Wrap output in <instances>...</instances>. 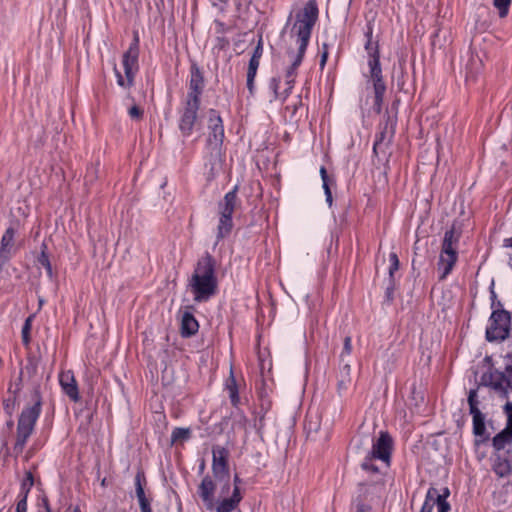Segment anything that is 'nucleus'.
<instances>
[{
    "label": "nucleus",
    "mask_w": 512,
    "mask_h": 512,
    "mask_svg": "<svg viewBox=\"0 0 512 512\" xmlns=\"http://www.w3.org/2000/svg\"><path fill=\"white\" fill-rule=\"evenodd\" d=\"M319 16V9L316 0H308L303 9L296 15V21L293 25L292 32L297 36L298 51L286 71L287 88L283 92V99L290 94L297 74V69L301 65L305 52L307 50L309 40Z\"/></svg>",
    "instance_id": "obj_1"
},
{
    "label": "nucleus",
    "mask_w": 512,
    "mask_h": 512,
    "mask_svg": "<svg viewBox=\"0 0 512 512\" xmlns=\"http://www.w3.org/2000/svg\"><path fill=\"white\" fill-rule=\"evenodd\" d=\"M393 450V439L387 431H380L379 437L373 443L371 450L367 451L363 458L360 467L361 469L372 476V481H363L358 485H365L372 488L374 485H379V492L384 489V472L383 468L387 469L391 463V455Z\"/></svg>",
    "instance_id": "obj_2"
},
{
    "label": "nucleus",
    "mask_w": 512,
    "mask_h": 512,
    "mask_svg": "<svg viewBox=\"0 0 512 512\" xmlns=\"http://www.w3.org/2000/svg\"><path fill=\"white\" fill-rule=\"evenodd\" d=\"M188 288L193 294L195 302L208 301L217 293L218 281L215 274V260L205 253L194 268L193 274L188 281Z\"/></svg>",
    "instance_id": "obj_3"
},
{
    "label": "nucleus",
    "mask_w": 512,
    "mask_h": 512,
    "mask_svg": "<svg viewBox=\"0 0 512 512\" xmlns=\"http://www.w3.org/2000/svg\"><path fill=\"white\" fill-rule=\"evenodd\" d=\"M241 483L242 479L238 474H235L233 478V491L231 496L223 497L216 502L214 497L216 483L211 476L206 475L199 484L197 492L208 510L215 508L216 512H233L238 508L243 499V495L240 490Z\"/></svg>",
    "instance_id": "obj_4"
},
{
    "label": "nucleus",
    "mask_w": 512,
    "mask_h": 512,
    "mask_svg": "<svg viewBox=\"0 0 512 512\" xmlns=\"http://www.w3.org/2000/svg\"><path fill=\"white\" fill-rule=\"evenodd\" d=\"M35 402L21 411L16 429V441L13 447L16 455L23 452L29 437L33 434L36 422L41 414L42 400L38 389L34 391Z\"/></svg>",
    "instance_id": "obj_5"
},
{
    "label": "nucleus",
    "mask_w": 512,
    "mask_h": 512,
    "mask_svg": "<svg viewBox=\"0 0 512 512\" xmlns=\"http://www.w3.org/2000/svg\"><path fill=\"white\" fill-rule=\"evenodd\" d=\"M483 385L491 387L499 392L502 397H508V389L512 391V354H507L505 357V370L503 372L498 370H489L481 377Z\"/></svg>",
    "instance_id": "obj_6"
},
{
    "label": "nucleus",
    "mask_w": 512,
    "mask_h": 512,
    "mask_svg": "<svg viewBox=\"0 0 512 512\" xmlns=\"http://www.w3.org/2000/svg\"><path fill=\"white\" fill-rule=\"evenodd\" d=\"M396 121L387 115L384 123L379 125V132L376 134L373 153L379 161L388 162L391 156V144L395 134Z\"/></svg>",
    "instance_id": "obj_7"
},
{
    "label": "nucleus",
    "mask_w": 512,
    "mask_h": 512,
    "mask_svg": "<svg viewBox=\"0 0 512 512\" xmlns=\"http://www.w3.org/2000/svg\"><path fill=\"white\" fill-rule=\"evenodd\" d=\"M228 454V450L222 446L216 445L212 448V473L215 480L221 484V495L230 490Z\"/></svg>",
    "instance_id": "obj_8"
},
{
    "label": "nucleus",
    "mask_w": 512,
    "mask_h": 512,
    "mask_svg": "<svg viewBox=\"0 0 512 512\" xmlns=\"http://www.w3.org/2000/svg\"><path fill=\"white\" fill-rule=\"evenodd\" d=\"M511 314L508 311H492L489 325L486 328V339L489 342L503 341L510 334Z\"/></svg>",
    "instance_id": "obj_9"
},
{
    "label": "nucleus",
    "mask_w": 512,
    "mask_h": 512,
    "mask_svg": "<svg viewBox=\"0 0 512 512\" xmlns=\"http://www.w3.org/2000/svg\"><path fill=\"white\" fill-rule=\"evenodd\" d=\"M200 105L182 101L179 108L178 128L184 137H189L198 123Z\"/></svg>",
    "instance_id": "obj_10"
},
{
    "label": "nucleus",
    "mask_w": 512,
    "mask_h": 512,
    "mask_svg": "<svg viewBox=\"0 0 512 512\" xmlns=\"http://www.w3.org/2000/svg\"><path fill=\"white\" fill-rule=\"evenodd\" d=\"M379 485L372 488L365 485H358L357 495L352 502V512H374L372 504L380 498Z\"/></svg>",
    "instance_id": "obj_11"
},
{
    "label": "nucleus",
    "mask_w": 512,
    "mask_h": 512,
    "mask_svg": "<svg viewBox=\"0 0 512 512\" xmlns=\"http://www.w3.org/2000/svg\"><path fill=\"white\" fill-rule=\"evenodd\" d=\"M208 130V146L212 150H219L224 140V126L219 112L215 109L208 111Z\"/></svg>",
    "instance_id": "obj_12"
},
{
    "label": "nucleus",
    "mask_w": 512,
    "mask_h": 512,
    "mask_svg": "<svg viewBox=\"0 0 512 512\" xmlns=\"http://www.w3.org/2000/svg\"><path fill=\"white\" fill-rule=\"evenodd\" d=\"M205 80L203 73L196 63L190 67V80L188 84V92L183 101L189 103H201V95L204 91Z\"/></svg>",
    "instance_id": "obj_13"
},
{
    "label": "nucleus",
    "mask_w": 512,
    "mask_h": 512,
    "mask_svg": "<svg viewBox=\"0 0 512 512\" xmlns=\"http://www.w3.org/2000/svg\"><path fill=\"white\" fill-rule=\"evenodd\" d=\"M138 57H139V37L135 33L133 41L131 42L128 50L123 54V67L125 76L128 79V85L134 84L135 73L138 70Z\"/></svg>",
    "instance_id": "obj_14"
},
{
    "label": "nucleus",
    "mask_w": 512,
    "mask_h": 512,
    "mask_svg": "<svg viewBox=\"0 0 512 512\" xmlns=\"http://www.w3.org/2000/svg\"><path fill=\"white\" fill-rule=\"evenodd\" d=\"M485 53L475 46H470L465 59L466 80H475L483 69V56Z\"/></svg>",
    "instance_id": "obj_15"
},
{
    "label": "nucleus",
    "mask_w": 512,
    "mask_h": 512,
    "mask_svg": "<svg viewBox=\"0 0 512 512\" xmlns=\"http://www.w3.org/2000/svg\"><path fill=\"white\" fill-rule=\"evenodd\" d=\"M147 485L145 472L139 468L135 475V493L139 503L140 512H153L151 503L152 498L145 494L144 487Z\"/></svg>",
    "instance_id": "obj_16"
},
{
    "label": "nucleus",
    "mask_w": 512,
    "mask_h": 512,
    "mask_svg": "<svg viewBox=\"0 0 512 512\" xmlns=\"http://www.w3.org/2000/svg\"><path fill=\"white\" fill-rule=\"evenodd\" d=\"M14 236L15 230L12 227H9L4 232L1 243H0V268H3L8 261L11 259L12 255L15 253L14 248Z\"/></svg>",
    "instance_id": "obj_17"
},
{
    "label": "nucleus",
    "mask_w": 512,
    "mask_h": 512,
    "mask_svg": "<svg viewBox=\"0 0 512 512\" xmlns=\"http://www.w3.org/2000/svg\"><path fill=\"white\" fill-rule=\"evenodd\" d=\"M238 185L225 194L223 200L218 203V212L220 216L232 217L233 212L240 205L237 197Z\"/></svg>",
    "instance_id": "obj_18"
},
{
    "label": "nucleus",
    "mask_w": 512,
    "mask_h": 512,
    "mask_svg": "<svg viewBox=\"0 0 512 512\" xmlns=\"http://www.w3.org/2000/svg\"><path fill=\"white\" fill-rule=\"evenodd\" d=\"M193 309V306H187L181 316L180 332L181 335L186 338L195 335L199 329V323L192 313Z\"/></svg>",
    "instance_id": "obj_19"
},
{
    "label": "nucleus",
    "mask_w": 512,
    "mask_h": 512,
    "mask_svg": "<svg viewBox=\"0 0 512 512\" xmlns=\"http://www.w3.org/2000/svg\"><path fill=\"white\" fill-rule=\"evenodd\" d=\"M60 385L64 391V393L72 400H79V392L76 380L71 371L62 372L59 377Z\"/></svg>",
    "instance_id": "obj_20"
},
{
    "label": "nucleus",
    "mask_w": 512,
    "mask_h": 512,
    "mask_svg": "<svg viewBox=\"0 0 512 512\" xmlns=\"http://www.w3.org/2000/svg\"><path fill=\"white\" fill-rule=\"evenodd\" d=\"M493 470L500 477L509 476L512 473V457L510 453H495Z\"/></svg>",
    "instance_id": "obj_21"
},
{
    "label": "nucleus",
    "mask_w": 512,
    "mask_h": 512,
    "mask_svg": "<svg viewBox=\"0 0 512 512\" xmlns=\"http://www.w3.org/2000/svg\"><path fill=\"white\" fill-rule=\"evenodd\" d=\"M369 66V77L373 85V90H386V84L383 79L382 68L380 61L378 60H368Z\"/></svg>",
    "instance_id": "obj_22"
},
{
    "label": "nucleus",
    "mask_w": 512,
    "mask_h": 512,
    "mask_svg": "<svg viewBox=\"0 0 512 512\" xmlns=\"http://www.w3.org/2000/svg\"><path fill=\"white\" fill-rule=\"evenodd\" d=\"M492 445L495 449V453H510V447H512V432L504 428L492 439Z\"/></svg>",
    "instance_id": "obj_23"
},
{
    "label": "nucleus",
    "mask_w": 512,
    "mask_h": 512,
    "mask_svg": "<svg viewBox=\"0 0 512 512\" xmlns=\"http://www.w3.org/2000/svg\"><path fill=\"white\" fill-rule=\"evenodd\" d=\"M458 259V254H441L438 261L439 280H444L453 270Z\"/></svg>",
    "instance_id": "obj_24"
},
{
    "label": "nucleus",
    "mask_w": 512,
    "mask_h": 512,
    "mask_svg": "<svg viewBox=\"0 0 512 512\" xmlns=\"http://www.w3.org/2000/svg\"><path fill=\"white\" fill-rule=\"evenodd\" d=\"M473 417V433L476 437H480V440H476V444L484 442L488 439L485 427V416L481 411L470 413Z\"/></svg>",
    "instance_id": "obj_25"
},
{
    "label": "nucleus",
    "mask_w": 512,
    "mask_h": 512,
    "mask_svg": "<svg viewBox=\"0 0 512 512\" xmlns=\"http://www.w3.org/2000/svg\"><path fill=\"white\" fill-rule=\"evenodd\" d=\"M365 37L367 39L365 43V50L369 57L368 60L380 61L379 43L378 41H373V27L370 24L367 26Z\"/></svg>",
    "instance_id": "obj_26"
},
{
    "label": "nucleus",
    "mask_w": 512,
    "mask_h": 512,
    "mask_svg": "<svg viewBox=\"0 0 512 512\" xmlns=\"http://www.w3.org/2000/svg\"><path fill=\"white\" fill-rule=\"evenodd\" d=\"M233 228L232 217L220 216L219 224L217 227V240H221L228 236Z\"/></svg>",
    "instance_id": "obj_27"
},
{
    "label": "nucleus",
    "mask_w": 512,
    "mask_h": 512,
    "mask_svg": "<svg viewBox=\"0 0 512 512\" xmlns=\"http://www.w3.org/2000/svg\"><path fill=\"white\" fill-rule=\"evenodd\" d=\"M437 500H439V491L434 487H430L420 512H432Z\"/></svg>",
    "instance_id": "obj_28"
},
{
    "label": "nucleus",
    "mask_w": 512,
    "mask_h": 512,
    "mask_svg": "<svg viewBox=\"0 0 512 512\" xmlns=\"http://www.w3.org/2000/svg\"><path fill=\"white\" fill-rule=\"evenodd\" d=\"M376 442L374 436L371 434L361 433L359 432L357 436L354 438V444L357 451L360 450H368V447L371 445L373 447V443Z\"/></svg>",
    "instance_id": "obj_29"
},
{
    "label": "nucleus",
    "mask_w": 512,
    "mask_h": 512,
    "mask_svg": "<svg viewBox=\"0 0 512 512\" xmlns=\"http://www.w3.org/2000/svg\"><path fill=\"white\" fill-rule=\"evenodd\" d=\"M226 389L229 392V398L234 407H236L240 403L239 391L236 380L231 373L229 379L226 382Z\"/></svg>",
    "instance_id": "obj_30"
},
{
    "label": "nucleus",
    "mask_w": 512,
    "mask_h": 512,
    "mask_svg": "<svg viewBox=\"0 0 512 512\" xmlns=\"http://www.w3.org/2000/svg\"><path fill=\"white\" fill-rule=\"evenodd\" d=\"M46 250H47V245L45 243H42V250H41L40 255L37 258V261L41 266H43L45 268L49 278H52L53 277L52 266H51V263H50V260H49Z\"/></svg>",
    "instance_id": "obj_31"
},
{
    "label": "nucleus",
    "mask_w": 512,
    "mask_h": 512,
    "mask_svg": "<svg viewBox=\"0 0 512 512\" xmlns=\"http://www.w3.org/2000/svg\"><path fill=\"white\" fill-rule=\"evenodd\" d=\"M191 437V431L189 428H175L171 434V440L175 442L187 441Z\"/></svg>",
    "instance_id": "obj_32"
},
{
    "label": "nucleus",
    "mask_w": 512,
    "mask_h": 512,
    "mask_svg": "<svg viewBox=\"0 0 512 512\" xmlns=\"http://www.w3.org/2000/svg\"><path fill=\"white\" fill-rule=\"evenodd\" d=\"M460 236L461 232L456 230L455 225H452L450 229L446 230L442 243L458 245Z\"/></svg>",
    "instance_id": "obj_33"
},
{
    "label": "nucleus",
    "mask_w": 512,
    "mask_h": 512,
    "mask_svg": "<svg viewBox=\"0 0 512 512\" xmlns=\"http://www.w3.org/2000/svg\"><path fill=\"white\" fill-rule=\"evenodd\" d=\"M39 360L34 356H29L27 358V363L24 367L23 372L25 371L29 378H33L38 372Z\"/></svg>",
    "instance_id": "obj_34"
},
{
    "label": "nucleus",
    "mask_w": 512,
    "mask_h": 512,
    "mask_svg": "<svg viewBox=\"0 0 512 512\" xmlns=\"http://www.w3.org/2000/svg\"><path fill=\"white\" fill-rule=\"evenodd\" d=\"M34 485V477L31 471H27L25 477L21 483L20 496L27 497L31 488Z\"/></svg>",
    "instance_id": "obj_35"
},
{
    "label": "nucleus",
    "mask_w": 512,
    "mask_h": 512,
    "mask_svg": "<svg viewBox=\"0 0 512 512\" xmlns=\"http://www.w3.org/2000/svg\"><path fill=\"white\" fill-rule=\"evenodd\" d=\"M510 4L511 0H493V5L498 10L501 18L508 15Z\"/></svg>",
    "instance_id": "obj_36"
},
{
    "label": "nucleus",
    "mask_w": 512,
    "mask_h": 512,
    "mask_svg": "<svg viewBox=\"0 0 512 512\" xmlns=\"http://www.w3.org/2000/svg\"><path fill=\"white\" fill-rule=\"evenodd\" d=\"M389 261H390L389 282H393L394 281V273L399 269V265H400L398 256L395 252L390 253Z\"/></svg>",
    "instance_id": "obj_37"
},
{
    "label": "nucleus",
    "mask_w": 512,
    "mask_h": 512,
    "mask_svg": "<svg viewBox=\"0 0 512 512\" xmlns=\"http://www.w3.org/2000/svg\"><path fill=\"white\" fill-rule=\"evenodd\" d=\"M32 322V317H28L25 322H24V325L22 327V331H21V334H22V341L24 343V345H29L30 343V331H31V324Z\"/></svg>",
    "instance_id": "obj_38"
},
{
    "label": "nucleus",
    "mask_w": 512,
    "mask_h": 512,
    "mask_svg": "<svg viewBox=\"0 0 512 512\" xmlns=\"http://www.w3.org/2000/svg\"><path fill=\"white\" fill-rule=\"evenodd\" d=\"M16 399H17V396L12 395V397H9V398H6L3 400V409L9 417H12V415L14 413L15 406H16Z\"/></svg>",
    "instance_id": "obj_39"
},
{
    "label": "nucleus",
    "mask_w": 512,
    "mask_h": 512,
    "mask_svg": "<svg viewBox=\"0 0 512 512\" xmlns=\"http://www.w3.org/2000/svg\"><path fill=\"white\" fill-rule=\"evenodd\" d=\"M386 93V90H378L374 91V105L373 109L376 113H380L382 110V105L384 101V95Z\"/></svg>",
    "instance_id": "obj_40"
},
{
    "label": "nucleus",
    "mask_w": 512,
    "mask_h": 512,
    "mask_svg": "<svg viewBox=\"0 0 512 512\" xmlns=\"http://www.w3.org/2000/svg\"><path fill=\"white\" fill-rule=\"evenodd\" d=\"M468 404H469V411H470V413H474V412L480 411L479 408H478L479 401L477 399V391L475 389H472V390L469 391Z\"/></svg>",
    "instance_id": "obj_41"
},
{
    "label": "nucleus",
    "mask_w": 512,
    "mask_h": 512,
    "mask_svg": "<svg viewBox=\"0 0 512 512\" xmlns=\"http://www.w3.org/2000/svg\"><path fill=\"white\" fill-rule=\"evenodd\" d=\"M22 381H23V370L20 371L19 377L17 378V380L14 384V388L12 387V385L9 386L8 393H10L14 396H18L19 392L22 389Z\"/></svg>",
    "instance_id": "obj_42"
},
{
    "label": "nucleus",
    "mask_w": 512,
    "mask_h": 512,
    "mask_svg": "<svg viewBox=\"0 0 512 512\" xmlns=\"http://www.w3.org/2000/svg\"><path fill=\"white\" fill-rule=\"evenodd\" d=\"M352 352V340L350 336L344 338L343 350L341 352V362H344V357L349 356Z\"/></svg>",
    "instance_id": "obj_43"
},
{
    "label": "nucleus",
    "mask_w": 512,
    "mask_h": 512,
    "mask_svg": "<svg viewBox=\"0 0 512 512\" xmlns=\"http://www.w3.org/2000/svg\"><path fill=\"white\" fill-rule=\"evenodd\" d=\"M303 107L301 96H297L295 102L286 106V110L291 111V117L295 116L297 111Z\"/></svg>",
    "instance_id": "obj_44"
},
{
    "label": "nucleus",
    "mask_w": 512,
    "mask_h": 512,
    "mask_svg": "<svg viewBox=\"0 0 512 512\" xmlns=\"http://www.w3.org/2000/svg\"><path fill=\"white\" fill-rule=\"evenodd\" d=\"M504 411L507 415V424L505 429L512 432V402H507L505 404Z\"/></svg>",
    "instance_id": "obj_45"
},
{
    "label": "nucleus",
    "mask_w": 512,
    "mask_h": 512,
    "mask_svg": "<svg viewBox=\"0 0 512 512\" xmlns=\"http://www.w3.org/2000/svg\"><path fill=\"white\" fill-rule=\"evenodd\" d=\"M114 72H115V76L117 78V84L123 88H130L132 87L133 85H128V79L125 77L122 76V74L120 73V71L117 69L116 65H114Z\"/></svg>",
    "instance_id": "obj_46"
},
{
    "label": "nucleus",
    "mask_w": 512,
    "mask_h": 512,
    "mask_svg": "<svg viewBox=\"0 0 512 512\" xmlns=\"http://www.w3.org/2000/svg\"><path fill=\"white\" fill-rule=\"evenodd\" d=\"M457 247H458V245H452V244H449V243H442L441 254H448V255L458 254L457 253Z\"/></svg>",
    "instance_id": "obj_47"
},
{
    "label": "nucleus",
    "mask_w": 512,
    "mask_h": 512,
    "mask_svg": "<svg viewBox=\"0 0 512 512\" xmlns=\"http://www.w3.org/2000/svg\"><path fill=\"white\" fill-rule=\"evenodd\" d=\"M351 382H352V379H343V378L339 377L337 387H338V391H339L340 395L342 394V392L347 391V389L351 385Z\"/></svg>",
    "instance_id": "obj_48"
},
{
    "label": "nucleus",
    "mask_w": 512,
    "mask_h": 512,
    "mask_svg": "<svg viewBox=\"0 0 512 512\" xmlns=\"http://www.w3.org/2000/svg\"><path fill=\"white\" fill-rule=\"evenodd\" d=\"M128 114L132 119H141L143 116V110L134 105L128 110Z\"/></svg>",
    "instance_id": "obj_49"
},
{
    "label": "nucleus",
    "mask_w": 512,
    "mask_h": 512,
    "mask_svg": "<svg viewBox=\"0 0 512 512\" xmlns=\"http://www.w3.org/2000/svg\"><path fill=\"white\" fill-rule=\"evenodd\" d=\"M16 504V512H27V497L20 496Z\"/></svg>",
    "instance_id": "obj_50"
},
{
    "label": "nucleus",
    "mask_w": 512,
    "mask_h": 512,
    "mask_svg": "<svg viewBox=\"0 0 512 512\" xmlns=\"http://www.w3.org/2000/svg\"><path fill=\"white\" fill-rule=\"evenodd\" d=\"M339 377L343 379H351V366L348 363L343 364L341 367Z\"/></svg>",
    "instance_id": "obj_51"
},
{
    "label": "nucleus",
    "mask_w": 512,
    "mask_h": 512,
    "mask_svg": "<svg viewBox=\"0 0 512 512\" xmlns=\"http://www.w3.org/2000/svg\"><path fill=\"white\" fill-rule=\"evenodd\" d=\"M438 512H449L450 511V504L447 502V500H437L436 504Z\"/></svg>",
    "instance_id": "obj_52"
},
{
    "label": "nucleus",
    "mask_w": 512,
    "mask_h": 512,
    "mask_svg": "<svg viewBox=\"0 0 512 512\" xmlns=\"http://www.w3.org/2000/svg\"><path fill=\"white\" fill-rule=\"evenodd\" d=\"M279 84H280V79H278V78L273 77L270 80V88L273 90L275 99L280 98V95L278 93Z\"/></svg>",
    "instance_id": "obj_53"
},
{
    "label": "nucleus",
    "mask_w": 512,
    "mask_h": 512,
    "mask_svg": "<svg viewBox=\"0 0 512 512\" xmlns=\"http://www.w3.org/2000/svg\"><path fill=\"white\" fill-rule=\"evenodd\" d=\"M322 54H321V59H320V67L323 69L324 66L326 65V62H327V59H328V44L327 43H323L322 44Z\"/></svg>",
    "instance_id": "obj_54"
},
{
    "label": "nucleus",
    "mask_w": 512,
    "mask_h": 512,
    "mask_svg": "<svg viewBox=\"0 0 512 512\" xmlns=\"http://www.w3.org/2000/svg\"><path fill=\"white\" fill-rule=\"evenodd\" d=\"M85 178L88 181H93L94 179H96L97 178V167L96 166L89 167Z\"/></svg>",
    "instance_id": "obj_55"
},
{
    "label": "nucleus",
    "mask_w": 512,
    "mask_h": 512,
    "mask_svg": "<svg viewBox=\"0 0 512 512\" xmlns=\"http://www.w3.org/2000/svg\"><path fill=\"white\" fill-rule=\"evenodd\" d=\"M42 503L43 505L39 507L38 512H52L47 498H43Z\"/></svg>",
    "instance_id": "obj_56"
},
{
    "label": "nucleus",
    "mask_w": 512,
    "mask_h": 512,
    "mask_svg": "<svg viewBox=\"0 0 512 512\" xmlns=\"http://www.w3.org/2000/svg\"><path fill=\"white\" fill-rule=\"evenodd\" d=\"M491 309L492 311H506L504 308H503V305L500 301L498 300H494L491 302Z\"/></svg>",
    "instance_id": "obj_57"
},
{
    "label": "nucleus",
    "mask_w": 512,
    "mask_h": 512,
    "mask_svg": "<svg viewBox=\"0 0 512 512\" xmlns=\"http://www.w3.org/2000/svg\"><path fill=\"white\" fill-rule=\"evenodd\" d=\"M263 53V47L261 41H259L258 45L255 47L252 57L261 58Z\"/></svg>",
    "instance_id": "obj_58"
},
{
    "label": "nucleus",
    "mask_w": 512,
    "mask_h": 512,
    "mask_svg": "<svg viewBox=\"0 0 512 512\" xmlns=\"http://www.w3.org/2000/svg\"><path fill=\"white\" fill-rule=\"evenodd\" d=\"M259 64H260V59L251 56L248 67L258 69Z\"/></svg>",
    "instance_id": "obj_59"
},
{
    "label": "nucleus",
    "mask_w": 512,
    "mask_h": 512,
    "mask_svg": "<svg viewBox=\"0 0 512 512\" xmlns=\"http://www.w3.org/2000/svg\"><path fill=\"white\" fill-rule=\"evenodd\" d=\"M320 175H321L322 181H330L327 170L324 166H321V168H320Z\"/></svg>",
    "instance_id": "obj_60"
},
{
    "label": "nucleus",
    "mask_w": 512,
    "mask_h": 512,
    "mask_svg": "<svg viewBox=\"0 0 512 512\" xmlns=\"http://www.w3.org/2000/svg\"><path fill=\"white\" fill-rule=\"evenodd\" d=\"M257 70L258 69L248 67L247 79H255V76L257 74Z\"/></svg>",
    "instance_id": "obj_61"
},
{
    "label": "nucleus",
    "mask_w": 512,
    "mask_h": 512,
    "mask_svg": "<svg viewBox=\"0 0 512 512\" xmlns=\"http://www.w3.org/2000/svg\"><path fill=\"white\" fill-rule=\"evenodd\" d=\"M393 290H394V281L390 282L388 287L386 288V295L388 298L392 297Z\"/></svg>",
    "instance_id": "obj_62"
},
{
    "label": "nucleus",
    "mask_w": 512,
    "mask_h": 512,
    "mask_svg": "<svg viewBox=\"0 0 512 512\" xmlns=\"http://www.w3.org/2000/svg\"><path fill=\"white\" fill-rule=\"evenodd\" d=\"M247 88L251 95L254 94V79H247Z\"/></svg>",
    "instance_id": "obj_63"
},
{
    "label": "nucleus",
    "mask_w": 512,
    "mask_h": 512,
    "mask_svg": "<svg viewBox=\"0 0 512 512\" xmlns=\"http://www.w3.org/2000/svg\"><path fill=\"white\" fill-rule=\"evenodd\" d=\"M449 495H450V491H449V489H448L447 487H445V488L443 489V493H442V494H440V493H439L440 500H442V499L447 500V498L449 497Z\"/></svg>",
    "instance_id": "obj_64"
}]
</instances>
